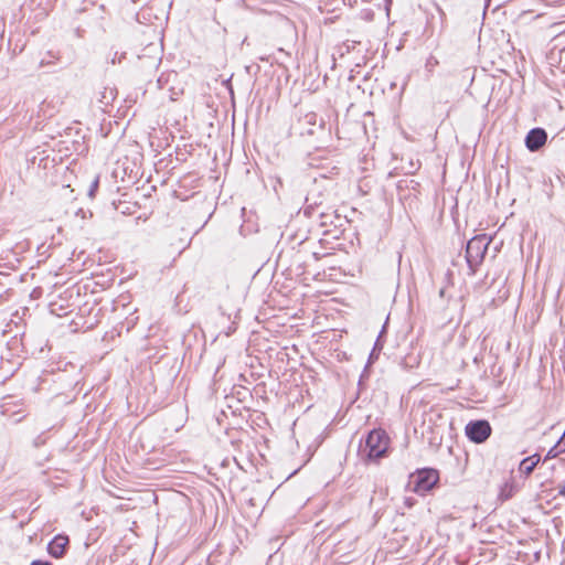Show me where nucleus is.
Returning a JSON list of instances; mask_svg holds the SVG:
<instances>
[{
    "mask_svg": "<svg viewBox=\"0 0 565 565\" xmlns=\"http://www.w3.org/2000/svg\"><path fill=\"white\" fill-rule=\"evenodd\" d=\"M388 447V437L382 429H373L365 439V445L361 449V456L367 459H377L386 454Z\"/></svg>",
    "mask_w": 565,
    "mask_h": 565,
    "instance_id": "obj_2",
    "label": "nucleus"
},
{
    "mask_svg": "<svg viewBox=\"0 0 565 565\" xmlns=\"http://www.w3.org/2000/svg\"><path fill=\"white\" fill-rule=\"evenodd\" d=\"M558 494L565 497V482L557 486Z\"/></svg>",
    "mask_w": 565,
    "mask_h": 565,
    "instance_id": "obj_10",
    "label": "nucleus"
},
{
    "mask_svg": "<svg viewBox=\"0 0 565 565\" xmlns=\"http://www.w3.org/2000/svg\"><path fill=\"white\" fill-rule=\"evenodd\" d=\"M553 451H554V449H551V450L548 451V454H547L546 458L555 457V456H556V454H554Z\"/></svg>",
    "mask_w": 565,
    "mask_h": 565,
    "instance_id": "obj_13",
    "label": "nucleus"
},
{
    "mask_svg": "<svg viewBox=\"0 0 565 565\" xmlns=\"http://www.w3.org/2000/svg\"><path fill=\"white\" fill-rule=\"evenodd\" d=\"M306 118L308 119V122L313 124L316 115L315 114H309V115L306 116Z\"/></svg>",
    "mask_w": 565,
    "mask_h": 565,
    "instance_id": "obj_12",
    "label": "nucleus"
},
{
    "mask_svg": "<svg viewBox=\"0 0 565 565\" xmlns=\"http://www.w3.org/2000/svg\"><path fill=\"white\" fill-rule=\"evenodd\" d=\"M466 435L471 441L481 444L490 437L491 426L487 420L470 422L466 426Z\"/></svg>",
    "mask_w": 565,
    "mask_h": 565,
    "instance_id": "obj_5",
    "label": "nucleus"
},
{
    "mask_svg": "<svg viewBox=\"0 0 565 565\" xmlns=\"http://www.w3.org/2000/svg\"><path fill=\"white\" fill-rule=\"evenodd\" d=\"M547 140V134L542 128L531 129L525 137V146L530 151H537L545 145Z\"/></svg>",
    "mask_w": 565,
    "mask_h": 565,
    "instance_id": "obj_6",
    "label": "nucleus"
},
{
    "mask_svg": "<svg viewBox=\"0 0 565 565\" xmlns=\"http://www.w3.org/2000/svg\"><path fill=\"white\" fill-rule=\"evenodd\" d=\"M30 565H51V564L45 561L36 559V561H33Z\"/></svg>",
    "mask_w": 565,
    "mask_h": 565,
    "instance_id": "obj_11",
    "label": "nucleus"
},
{
    "mask_svg": "<svg viewBox=\"0 0 565 565\" xmlns=\"http://www.w3.org/2000/svg\"><path fill=\"white\" fill-rule=\"evenodd\" d=\"M98 178H95V180L92 182L90 186H89V190H88V195L90 198H94L95 196V192L97 191L98 189Z\"/></svg>",
    "mask_w": 565,
    "mask_h": 565,
    "instance_id": "obj_9",
    "label": "nucleus"
},
{
    "mask_svg": "<svg viewBox=\"0 0 565 565\" xmlns=\"http://www.w3.org/2000/svg\"><path fill=\"white\" fill-rule=\"evenodd\" d=\"M490 241L484 235L472 237L466 247V260L469 275H475L478 266L483 262Z\"/></svg>",
    "mask_w": 565,
    "mask_h": 565,
    "instance_id": "obj_1",
    "label": "nucleus"
},
{
    "mask_svg": "<svg viewBox=\"0 0 565 565\" xmlns=\"http://www.w3.org/2000/svg\"><path fill=\"white\" fill-rule=\"evenodd\" d=\"M412 478L413 491L424 495L437 484L439 475L435 469H422L413 475Z\"/></svg>",
    "mask_w": 565,
    "mask_h": 565,
    "instance_id": "obj_3",
    "label": "nucleus"
},
{
    "mask_svg": "<svg viewBox=\"0 0 565 565\" xmlns=\"http://www.w3.org/2000/svg\"><path fill=\"white\" fill-rule=\"evenodd\" d=\"M0 413L2 416L12 419V423H20L24 417V405L22 401H17L11 396L2 399L0 405Z\"/></svg>",
    "mask_w": 565,
    "mask_h": 565,
    "instance_id": "obj_4",
    "label": "nucleus"
},
{
    "mask_svg": "<svg viewBox=\"0 0 565 565\" xmlns=\"http://www.w3.org/2000/svg\"><path fill=\"white\" fill-rule=\"evenodd\" d=\"M540 460H541L540 455L534 454V455H532V456H530V457L524 458V459L520 462V467H519V469H520V471H521L522 473H524L525 476H530V475L533 472L534 468H535V467L537 466V463L540 462Z\"/></svg>",
    "mask_w": 565,
    "mask_h": 565,
    "instance_id": "obj_8",
    "label": "nucleus"
},
{
    "mask_svg": "<svg viewBox=\"0 0 565 565\" xmlns=\"http://www.w3.org/2000/svg\"><path fill=\"white\" fill-rule=\"evenodd\" d=\"M70 540L66 535H56L47 545V552L52 557L61 558L65 555Z\"/></svg>",
    "mask_w": 565,
    "mask_h": 565,
    "instance_id": "obj_7",
    "label": "nucleus"
}]
</instances>
